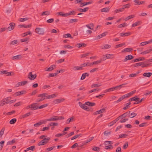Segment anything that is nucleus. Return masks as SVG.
Masks as SVG:
<instances>
[{
    "mask_svg": "<svg viewBox=\"0 0 152 152\" xmlns=\"http://www.w3.org/2000/svg\"><path fill=\"white\" fill-rule=\"evenodd\" d=\"M152 75V73L151 72L145 73L143 74L144 77H149Z\"/></svg>",
    "mask_w": 152,
    "mask_h": 152,
    "instance_id": "nucleus-22",
    "label": "nucleus"
},
{
    "mask_svg": "<svg viewBox=\"0 0 152 152\" xmlns=\"http://www.w3.org/2000/svg\"><path fill=\"white\" fill-rule=\"evenodd\" d=\"M46 123V121H45L42 120L40 121L39 122L34 124V127H38L41 125L45 124Z\"/></svg>",
    "mask_w": 152,
    "mask_h": 152,
    "instance_id": "nucleus-5",
    "label": "nucleus"
},
{
    "mask_svg": "<svg viewBox=\"0 0 152 152\" xmlns=\"http://www.w3.org/2000/svg\"><path fill=\"white\" fill-rule=\"evenodd\" d=\"M102 61V60H100L99 61H94V62L91 63V66H92L94 64H97L99 63H100Z\"/></svg>",
    "mask_w": 152,
    "mask_h": 152,
    "instance_id": "nucleus-31",
    "label": "nucleus"
},
{
    "mask_svg": "<svg viewBox=\"0 0 152 152\" xmlns=\"http://www.w3.org/2000/svg\"><path fill=\"white\" fill-rule=\"evenodd\" d=\"M58 125V123H53V122H51L49 123V124L48 125V126L50 127L51 126H57Z\"/></svg>",
    "mask_w": 152,
    "mask_h": 152,
    "instance_id": "nucleus-33",
    "label": "nucleus"
},
{
    "mask_svg": "<svg viewBox=\"0 0 152 152\" xmlns=\"http://www.w3.org/2000/svg\"><path fill=\"white\" fill-rule=\"evenodd\" d=\"M130 5L129 4H125L124 5H123L122 6V8L123 9V10H124V9L125 8H129L130 7Z\"/></svg>",
    "mask_w": 152,
    "mask_h": 152,
    "instance_id": "nucleus-41",
    "label": "nucleus"
},
{
    "mask_svg": "<svg viewBox=\"0 0 152 152\" xmlns=\"http://www.w3.org/2000/svg\"><path fill=\"white\" fill-rule=\"evenodd\" d=\"M113 146L110 145H109L105 146L104 147V148L106 149H113Z\"/></svg>",
    "mask_w": 152,
    "mask_h": 152,
    "instance_id": "nucleus-44",
    "label": "nucleus"
},
{
    "mask_svg": "<svg viewBox=\"0 0 152 152\" xmlns=\"http://www.w3.org/2000/svg\"><path fill=\"white\" fill-rule=\"evenodd\" d=\"M16 121L17 120L16 118L12 119L10 121V123L11 124H13L16 122Z\"/></svg>",
    "mask_w": 152,
    "mask_h": 152,
    "instance_id": "nucleus-43",
    "label": "nucleus"
},
{
    "mask_svg": "<svg viewBox=\"0 0 152 152\" xmlns=\"http://www.w3.org/2000/svg\"><path fill=\"white\" fill-rule=\"evenodd\" d=\"M63 37L64 38H68V37H70L71 39H72L73 38L71 35L69 33L66 34H65L63 35Z\"/></svg>",
    "mask_w": 152,
    "mask_h": 152,
    "instance_id": "nucleus-35",
    "label": "nucleus"
},
{
    "mask_svg": "<svg viewBox=\"0 0 152 152\" xmlns=\"http://www.w3.org/2000/svg\"><path fill=\"white\" fill-rule=\"evenodd\" d=\"M145 59V58L144 57H139L137 58L136 59H134L133 60V62H135L140 61H143Z\"/></svg>",
    "mask_w": 152,
    "mask_h": 152,
    "instance_id": "nucleus-11",
    "label": "nucleus"
},
{
    "mask_svg": "<svg viewBox=\"0 0 152 152\" xmlns=\"http://www.w3.org/2000/svg\"><path fill=\"white\" fill-rule=\"evenodd\" d=\"M15 142V139H13L11 141H9L7 142V145H13L14 143Z\"/></svg>",
    "mask_w": 152,
    "mask_h": 152,
    "instance_id": "nucleus-39",
    "label": "nucleus"
},
{
    "mask_svg": "<svg viewBox=\"0 0 152 152\" xmlns=\"http://www.w3.org/2000/svg\"><path fill=\"white\" fill-rule=\"evenodd\" d=\"M124 99L125 98H124V97L123 96H122L120 97L118 100L115 101V103H116L119 102H121V101L123 99Z\"/></svg>",
    "mask_w": 152,
    "mask_h": 152,
    "instance_id": "nucleus-47",
    "label": "nucleus"
},
{
    "mask_svg": "<svg viewBox=\"0 0 152 152\" xmlns=\"http://www.w3.org/2000/svg\"><path fill=\"white\" fill-rule=\"evenodd\" d=\"M134 17V15H130L127 17L125 19V21H127L133 18Z\"/></svg>",
    "mask_w": 152,
    "mask_h": 152,
    "instance_id": "nucleus-48",
    "label": "nucleus"
},
{
    "mask_svg": "<svg viewBox=\"0 0 152 152\" xmlns=\"http://www.w3.org/2000/svg\"><path fill=\"white\" fill-rule=\"evenodd\" d=\"M132 50V49L131 48H125L123 52H131Z\"/></svg>",
    "mask_w": 152,
    "mask_h": 152,
    "instance_id": "nucleus-30",
    "label": "nucleus"
},
{
    "mask_svg": "<svg viewBox=\"0 0 152 152\" xmlns=\"http://www.w3.org/2000/svg\"><path fill=\"white\" fill-rule=\"evenodd\" d=\"M106 107L103 108L100 110L96 111V112L94 113V115H96L100 113H103L104 111L106 110Z\"/></svg>",
    "mask_w": 152,
    "mask_h": 152,
    "instance_id": "nucleus-8",
    "label": "nucleus"
},
{
    "mask_svg": "<svg viewBox=\"0 0 152 152\" xmlns=\"http://www.w3.org/2000/svg\"><path fill=\"white\" fill-rule=\"evenodd\" d=\"M90 54V53H87L83 54H82L81 55V58H82L83 57H85L87 56H88Z\"/></svg>",
    "mask_w": 152,
    "mask_h": 152,
    "instance_id": "nucleus-60",
    "label": "nucleus"
},
{
    "mask_svg": "<svg viewBox=\"0 0 152 152\" xmlns=\"http://www.w3.org/2000/svg\"><path fill=\"white\" fill-rule=\"evenodd\" d=\"M127 136H128V135L127 134H121L119 135V137L118 139L122 137L126 138Z\"/></svg>",
    "mask_w": 152,
    "mask_h": 152,
    "instance_id": "nucleus-56",
    "label": "nucleus"
},
{
    "mask_svg": "<svg viewBox=\"0 0 152 152\" xmlns=\"http://www.w3.org/2000/svg\"><path fill=\"white\" fill-rule=\"evenodd\" d=\"M35 148V146H31L27 148L26 150H24L25 152H26V151H28L30 150H31L32 151H34Z\"/></svg>",
    "mask_w": 152,
    "mask_h": 152,
    "instance_id": "nucleus-26",
    "label": "nucleus"
},
{
    "mask_svg": "<svg viewBox=\"0 0 152 152\" xmlns=\"http://www.w3.org/2000/svg\"><path fill=\"white\" fill-rule=\"evenodd\" d=\"M26 91H25L23 90L17 92L14 94V95L15 96H16L22 94H26Z\"/></svg>",
    "mask_w": 152,
    "mask_h": 152,
    "instance_id": "nucleus-4",
    "label": "nucleus"
},
{
    "mask_svg": "<svg viewBox=\"0 0 152 152\" xmlns=\"http://www.w3.org/2000/svg\"><path fill=\"white\" fill-rule=\"evenodd\" d=\"M57 116H54L52 118H49L47 119H46L45 121L46 122L47 121H55L57 120Z\"/></svg>",
    "mask_w": 152,
    "mask_h": 152,
    "instance_id": "nucleus-10",
    "label": "nucleus"
},
{
    "mask_svg": "<svg viewBox=\"0 0 152 152\" xmlns=\"http://www.w3.org/2000/svg\"><path fill=\"white\" fill-rule=\"evenodd\" d=\"M110 8L108 7H105L101 9V12H107L109 11Z\"/></svg>",
    "mask_w": 152,
    "mask_h": 152,
    "instance_id": "nucleus-32",
    "label": "nucleus"
},
{
    "mask_svg": "<svg viewBox=\"0 0 152 152\" xmlns=\"http://www.w3.org/2000/svg\"><path fill=\"white\" fill-rule=\"evenodd\" d=\"M124 10L123 9L122 7L121 8L117 9L115 11V13H117L119 12H123Z\"/></svg>",
    "mask_w": 152,
    "mask_h": 152,
    "instance_id": "nucleus-45",
    "label": "nucleus"
},
{
    "mask_svg": "<svg viewBox=\"0 0 152 152\" xmlns=\"http://www.w3.org/2000/svg\"><path fill=\"white\" fill-rule=\"evenodd\" d=\"M73 69L75 70L83 69V68H82L81 66H74Z\"/></svg>",
    "mask_w": 152,
    "mask_h": 152,
    "instance_id": "nucleus-46",
    "label": "nucleus"
},
{
    "mask_svg": "<svg viewBox=\"0 0 152 152\" xmlns=\"http://www.w3.org/2000/svg\"><path fill=\"white\" fill-rule=\"evenodd\" d=\"M48 105V104H44L40 106L39 107L38 106V109H42L47 107Z\"/></svg>",
    "mask_w": 152,
    "mask_h": 152,
    "instance_id": "nucleus-53",
    "label": "nucleus"
},
{
    "mask_svg": "<svg viewBox=\"0 0 152 152\" xmlns=\"http://www.w3.org/2000/svg\"><path fill=\"white\" fill-rule=\"evenodd\" d=\"M4 141H2L0 142V150H1L4 146Z\"/></svg>",
    "mask_w": 152,
    "mask_h": 152,
    "instance_id": "nucleus-51",
    "label": "nucleus"
},
{
    "mask_svg": "<svg viewBox=\"0 0 152 152\" xmlns=\"http://www.w3.org/2000/svg\"><path fill=\"white\" fill-rule=\"evenodd\" d=\"M78 103L79 106L82 108L87 111H89V107H88L87 106H86V104H83L81 102H79Z\"/></svg>",
    "mask_w": 152,
    "mask_h": 152,
    "instance_id": "nucleus-2",
    "label": "nucleus"
},
{
    "mask_svg": "<svg viewBox=\"0 0 152 152\" xmlns=\"http://www.w3.org/2000/svg\"><path fill=\"white\" fill-rule=\"evenodd\" d=\"M48 94L47 93H45L39 94L38 96V97H42L43 98L44 97L45 98V99H48Z\"/></svg>",
    "mask_w": 152,
    "mask_h": 152,
    "instance_id": "nucleus-9",
    "label": "nucleus"
},
{
    "mask_svg": "<svg viewBox=\"0 0 152 152\" xmlns=\"http://www.w3.org/2000/svg\"><path fill=\"white\" fill-rule=\"evenodd\" d=\"M37 75L36 74L32 75V72H30L29 73L28 75V78L31 80H34L37 77Z\"/></svg>",
    "mask_w": 152,
    "mask_h": 152,
    "instance_id": "nucleus-3",
    "label": "nucleus"
},
{
    "mask_svg": "<svg viewBox=\"0 0 152 152\" xmlns=\"http://www.w3.org/2000/svg\"><path fill=\"white\" fill-rule=\"evenodd\" d=\"M73 119L74 118L73 117H71L70 118H68L67 121L66 123L67 124H69L70 122L72 121Z\"/></svg>",
    "mask_w": 152,
    "mask_h": 152,
    "instance_id": "nucleus-62",
    "label": "nucleus"
},
{
    "mask_svg": "<svg viewBox=\"0 0 152 152\" xmlns=\"http://www.w3.org/2000/svg\"><path fill=\"white\" fill-rule=\"evenodd\" d=\"M57 75V73H50L49 75V76L48 77H53L56 76Z\"/></svg>",
    "mask_w": 152,
    "mask_h": 152,
    "instance_id": "nucleus-59",
    "label": "nucleus"
},
{
    "mask_svg": "<svg viewBox=\"0 0 152 152\" xmlns=\"http://www.w3.org/2000/svg\"><path fill=\"white\" fill-rule=\"evenodd\" d=\"M130 113V111H128L124 113L122 115H120L121 119H122L123 118H125L126 117H129V113Z\"/></svg>",
    "mask_w": 152,
    "mask_h": 152,
    "instance_id": "nucleus-7",
    "label": "nucleus"
},
{
    "mask_svg": "<svg viewBox=\"0 0 152 152\" xmlns=\"http://www.w3.org/2000/svg\"><path fill=\"white\" fill-rule=\"evenodd\" d=\"M131 104V102H129V103H128L126 104V106L124 107L123 108V109L124 110H126L127 109L128 107H129V106Z\"/></svg>",
    "mask_w": 152,
    "mask_h": 152,
    "instance_id": "nucleus-52",
    "label": "nucleus"
},
{
    "mask_svg": "<svg viewBox=\"0 0 152 152\" xmlns=\"http://www.w3.org/2000/svg\"><path fill=\"white\" fill-rule=\"evenodd\" d=\"M68 16L70 15H75V12L74 10L71 11L67 13Z\"/></svg>",
    "mask_w": 152,
    "mask_h": 152,
    "instance_id": "nucleus-54",
    "label": "nucleus"
},
{
    "mask_svg": "<svg viewBox=\"0 0 152 152\" xmlns=\"http://www.w3.org/2000/svg\"><path fill=\"white\" fill-rule=\"evenodd\" d=\"M111 45L108 44L104 45L103 47L102 48V49H105L110 48Z\"/></svg>",
    "mask_w": 152,
    "mask_h": 152,
    "instance_id": "nucleus-36",
    "label": "nucleus"
},
{
    "mask_svg": "<svg viewBox=\"0 0 152 152\" xmlns=\"http://www.w3.org/2000/svg\"><path fill=\"white\" fill-rule=\"evenodd\" d=\"M41 97L40 98H38L37 99V102H42L43 100H44L45 99V98L42 97Z\"/></svg>",
    "mask_w": 152,
    "mask_h": 152,
    "instance_id": "nucleus-50",
    "label": "nucleus"
},
{
    "mask_svg": "<svg viewBox=\"0 0 152 152\" xmlns=\"http://www.w3.org/2000/svg\"><path fill=\"white\" fill-rule=\"evenodd\" d=\"M36 103H33L31 104V110H34L38 109V106H36V104H37Z\"/></svg>",
    "mask_w": 152,
    "mask_h": 152,
    "instance_id": "nucleus-15",
    "label": "nucleus"
},
{
    "mask_svg": "<svg viewBox=\"0 0 152 152\" xmlns=\"http://www.w3.org/2000/svg\"><path fill=\"white\" fill-rule=\"evenodd\" d=\"M89 9L88 7H86L84 9L79 8L78 9V10L80 12H86Z\"/></svg>",
    "mask_w": 152,
    "mask_h": 152,
    "instance_id": "nucleus-25",
    "label": "nucleus"
},
{
    "mask_svg": "<svg viewBox=\"0 0 152 152\" xmlns=\"http://www.w3.org/2000/svg\"><path fill=\"white\" fill-rule=\"evenodd\" d=\"M35 31L39 35H43L44 33V30L43 28H36Z\"/></svg>",
    "mask_w": 152,
    "mask_h": 152,
    "instance_id": "nucleus-1",
    "label": "nucleus"
},
{
    "mask_svg": "<svg viewBox=\"0 0 152 152\" xmlns=\"http://www.w3.org/2000/svg\"><path fill=\"white\" fill-rule=\"evenodd\" d=\"M50 14V12L49 11H45L43 12L42 13V15H49Z\"/></svg>",
    "mask_w": 152,
    "mask_h": 152,
    "instance_id": "nucleus-49",
    "label": "nucleus"
},
{
    "mask_svg": "<svg viewBox=\"0 0 152 152\" xmlns=\"http://www.w3.org/2000/svg\"><path fill=\"white\" fill-rule=\"evenodd\" d=\"M29 18H21L20 19L19 21L20 22H24L25 21L27 20H28Z\"/></svg>",
    "mask_w": 152,
    "mask_h": 152,
    "instance_id": "nucleus-55",
    "label": "nucleus"
},
{
    "mask_svg": "<svg viewBox=\"0 0 152 152\" xmlns=\"http://www.w3.org/2000/svg\"><path fill=\"white\" fill-rule=\"evenodd\" d=\"M100 149V148L99 147H96V146H94L93 148H92V150L93 151H99Z\"/></svg>",
    "mask_w": 152,
    "mask_h": 152,
    "instance_id": "nucleus-34",
    "label": "nucleus"
},
{
    "mask_svg": "<svg viewBox=\"0 0 152 152\" xmlns=\"http://www.w3.org/2000/svg\"><path fill=\"white\" fill-rule=\"evenodd\" d=\"M23 58V56L20 55H18L12 57V59L18 60L20 59Z\"/></svg>",
    "mask_w": 152,
    "mask_h": 152,
    "instance_id": "nucleus-14",
    "label": "nucleus"
},
{
    "mask_svg": "<svg viewBox=\"0 0 152 152\" xmlns=\"http://www.w3.org/2000/svg\"><path fill=\"white\" fill-rule=\"evenodd\" d=\"M18 26L20 28L24 27V28H28L30 27L31 26V24L28 25H19Z\"/></svg>",
    "mask_w": 152,
    "mask_h": 152,
    "instance_id": "nucleus-24",
    "label": "nucleus"
},
{
    "mask_svg": "<svg viewBox=\"0 0 152 152\" xmlns=\"http://www.w3.org/2000/svg\"><path fill=\"white\" fill-rule=\"evenodd\" d=\"M5 130V128H2L0 132V137H2L3 135L4 131Z\"/></svg>",
    "mask_w": 152,
    "mask_h": 152,
    "instance_id": "nucleus-58",
    "label": "nucleus"
},
{
    "mask_svg": "<svg viewBox=\"0 0 152 152\" xmlns=\"http://www.w3.org/2000/svg\"><path fill=\"white\" fill-rule=\"evenodd\" d=\"M57 15H61L63 17H66L68 16V15L67 13H63L62 12H58L57 13Z\"/></svg>",
    "mask_w": 152,
    "mask_h": 152,
    "instance_id": "nucleus-21",
    "label": "nucleus"
},
{
    "mask_svg": "<svg viewBox=\"0 0 152 152\" xmlns=\"http://www.w3.org/2000/svg\"><path fill=\"white\" fill-rule=\"evenodd\" d=\"M86 45L84 43H77L76 45V46L78 48H80L81 47H85Z\"/></svg>",
    "mask_w": 152,
    "mask_h": 152,
    "instance_id": "nucleus-19",
    "label": "nucleus"
},
{
    "mask_svg": "<svg viewBox=\"0 0 152 152\" xmlns=\"http://www.w3.org/2000/svg\"><path fill=\"white\" fill-rule=\"evenodd\" d=\"M18 41L17 40H14L11 42L10 43V45H13L17 43Z\"/></svg>",
    "mask_w": 152,
    "mask_h": 152,
    "instance_id": "nucleus-64",
    "label": "nucleus"
},
{
    "mask_svg": "<svg viewBox=\"0 0 152 152\" xmlns=\"http://www.w3.org/2000/svg\"><path fill=\"white\" fill-rule=\"evenodd\" d=\"M106 35V33L105 32L103 33H102V34L98 35L97 36V39H99L103 37H104Z\"/></svg>",
    "mask_w": 152,
    "mask_h": 152,
    "instance_id": "nucleus-40",
    "label": "nucleus"
},
{
    "mask_svg": "<svg viewBox=\"0 0 152 152\" xmlns=\"http://www.w3.org/2000/svg\"><path fill=\"white\" fill-rule=\"evenodd\" d=\"M92 2H93V1H89V2H86V3H81L80 4V7H82L84 6H85L86 5H87V4H92Z\"/></svg>",
    "mask_w": 152,
    "mask_h": 152,
    "instance_id": "nucleus-23",
    "label": "nucleus"
},
{
    "mask_svg": "<svg viewBox=\"0 0 152 152\" xmlns=\"http://www.w3.org/2000/svg\"><path fill=\"white\" fill-rule=\"evenodd\" d=\"M85 104L91 107H92L95 105V103L90 102H86L85 103Z\"/></svg>",
    "mask_w": 152,
    "mask_h": 152,
    "instance_id": "nucleus-17",
    "label": "nucleus"
},
{
    "mask_svg": "<svg viewBox=\"0 0 152 152\" xmlns=\"http://www.w3.org/2000/svg\"><path fill=\"white\" fill-rule=\"evenodd\" d=\"M137 115V114L134 113H129V117L132 118H133Z\"/></svg>",
    "mask_w": 152,
    "mask_h": 152,
    "instance_id": "nucleus-29",
    "label": "nucleus"
},
{
    "mask_svg": "<svg viewBox=\"0 0 152 152\" xmlns=\"http://www.w3.org/2000/svg\"><path fill=\"white\" fill-rule=\"evenodd\" d=\"M64 100V99H56L54 100L53 101V102L55 104L59 103L63 101Z\"/></svg>",
    "mask_w": 152,
    "mask_h": 152,
    "instance_id": "nucleus-20",
    "label": "nucleus"
},
{
    "mask_svg": "<svg viewBox=\"0 0 152 152\" xmlns=\"http://www.w3.org/2000/svg\"><path fill=\"white\" fill-rule=\"evenodd\" d=\"M134 58L133 56L131 55H129L126 56L124 60V61H126L128 60H130Z\"/></svg>",
    "mask_w": 152,
    "mask_h": 152,
    "instance_id": "nucleus-12",
    "label": "nucleus"
},
{
    "mask_svg": "<svg viewBox=\"0 0 152 152\" xmlns=\"http://www.w3.org/2000/svg\"><path fill=\"white\" fill-rule=\"evenodd\" d=\"M9 25L10 26L8 27L7 28L9 31H11L14 29L15 24L14 23H11Z\"/></svg>",
    "mask_w": 152,
    "mask_h": 152,
    "instance_id": "nucleus-6",
    "label": "nucleus"
},
{
    "mask_svg": "<svg viewBox=\"0 0 152 152\" xmlns=\"http://www.w3.org/2000/svg\"><path fill=\"white\" fill-rule=\"evenodd\" d=\"M152 51V49H148L147 50H146L144 51H143L140 53V54H146L148 53H150V52Z\"/></svg>",
    "mask_w": 152,
    "mask_h": 152,
    "instance_id": "nucleus-18",
    "label": "nucleus"
},
{
    "mask_svg": "<svg viewBox=\"0 0 152 152\" xmlns=\"http://www.w3.org/2000/svg\"><path fill=\"white\" fill-rule=\"evenodd\" d=\"M5 101V103L6 104L10 103V97H8L4 99Z\"/></svg>",
    "mask_w": 152,
    "mask_h": 152,
    "instance_id": "nucleus-37",
    "label": "nucleus"
},
{
    "mask_svg": "<svg viewBox=\"0 0 152 152\" xmlns=\"http://www.w3.org/2000/svg\"><path fill=\"white\" fill-rule=\"evenodd\" d=\"M120 36L121 37L127 36L130 35L129 32H127L125 33H121L120 34Z\"/></svg>",
    "mask_w": 152,
    "mask_h": 152,
    "instance_id": "nucleus-27",
    "label": "nucleus"
},
{
    "mask_svg": "<svg viewBox=\"0 0 152 152\" xmlns=\"http://www.w3.org/2000/svg\"><path fill=\"white\" fill-rule=\"evenodd\" d=\"M111 131L107 132V131H106L104 132V135L107 136L109 134H111Z\"/></svg>",
    "mask_w": 152,
    "mask_h": 152,
    "instance_id": "nucleus-63",
    "label": "nucleus"
},
{
    "mask_svg": "<svg viewBox=\"0 0 152 152\" xmlns=\"http://www.w3.org/2000/svg\"><path fill=\"white\" fill-rule=\"evenodd\" d=\"M30 114V113H27L26 114L22 115L21 116V118H26L29 116Z\"/></svg>",
    "mask_w": 152,
    "mask_h": 152,
    "instance_id": "nucleus-42",
    "label": "nucleus"
},
{
    "mask_svg": "<svg viewBox=\"0 0 152 152\" xmlns=\"http://www.w3.org/2000/svg\"><path fill=\"white\" fill-rule=\"evenodd\" d=\"M56 66L55 65H53L48 68L45 71H50L56 68Z\"/></svg>",
    "mask_w": 152,
    "mask_h": 152,
    "instance_id": "nucleus-13",
    "label": "nucleus"
},
{
    "mask_svg": "<svg viewBox=\"0 0 152 152\" xmlns=\"http://www.w3.org/2000/svg\"><path fill=\"white\" fill-rule=\"evenodd\" d=\"M140 24V21H138L135 23L133 24L132 25V27H134L135 26H137L138 25H139Z\"/></svg>",
    "mask_w": 152,
    "mask_h": 152,
    "instance_id": "nucleus-38",
    "label": "nucleus"
},
{
    "mask_svg": "<svg viewBox=\"0 0 152 152\" xmlns=\"http://www.w3.org/2000/svg\"><path fill=\"white\" fill-rule=\"evenodd\" d=\"M139 100V98L137 97L136 96H134L133 97L129 99V101L131 102L132 101H137V102Z\"/></svg>",
    "mask_w": 152,
    "mask_h": 152,
    "instance_id": "nucleus-16",
    "label": "nucleus"
},
{
    "mask_svg": "<svg viewBox=\"0 0 152 152\" xmlns=\"http://www.w3.org/2000/svg\"><path fill=\"white\" fill-rule=\"evenodd\" d=\"M149 43H150V42H149V41H145V42H142L140 44L141 45H142V46H144L145 45L149 44Z\"/></svg>",
    "mask_w": 152,
    "mask_h": 152,
    "instance_id": "nucleus-61",
    "label": "nucleus"
},
{
    "mask_svg": "<svg viewBox=\"0 0 152 152\" xmlns=\"http://www.w3.org/2000/svg\"><path fill=\"white\" fill-rule=\"evenodd\" d=\"M50 140V138L48 137L47 138H44L42 140V141L43 142H44V144H46L48 142V141Z\"/></svg>",
    "mask_w": 152,
    "mask_h": 152,
    "instance_id": "nucleus-28",
    "label": "nucleus"
},
{
    "mask_svg": "<svg viewBox=\"0 0 152 152\" xmlns=\"http://www.w3.org/2000/svg\"><path fill=\"white\" fill-rule=\"evenodd\" d=\"M48 99H49L50 98H54L56 97V95L55 94H53L50 95H48Z\"/></svg>",
    "mask_w": 152,
    "mask_h": 152,
    "instance_id": "nucleus-57",
    "label": "nucleus"
}]
</instances>
